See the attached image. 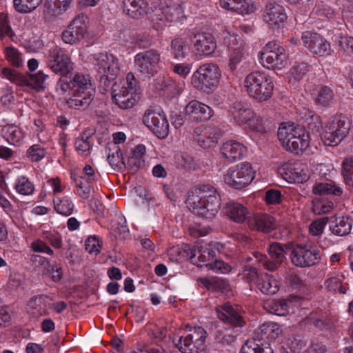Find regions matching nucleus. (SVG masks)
Returning a JSON list of instances; mask_svg holds the SVG:
<instances>
[{"instance_id":"nucleus-1","label":"nucleus","mask_w":353,"mask_h":353,"mask_svg":"<svg viewBox=\"0 0 353 353\" xmlns=\"http://www.w3.org/2000/svg\"><path fill=\"white\" fill-rule=\"evenodd\" d=\"M281 332L282 330L277 323H265L245 342L241 348L240 353H274L269 339H277Z\"/></svg>"},{"instance_id":"nucleus-2","label":"nucleus","mask_w":353,"mask_h":353,"mask_svg":"<svg viewBox=\"0 0 353 353\" xmlns=\"http://www.w3.org/2000/svg\"><path fill=\"white\" fill-rule=\"evenodd\" d=\"M277 135L286 150L295 154L303 153L310 145V134L301 125L280 127Z\"/></svg>"},{"instance_id":"nucleus-3","label":"nucleus","mask_w":353,"mask_h":353,"mask_svg":"<svg viewBox=\"0 0 353 353\" xmlns=\"http://www.w3.org/2000/svg\"><path fill=\"white\" fill-rule=\"evenodd\" d=\"M92 56L94 60V65L97 72L99 86L106 91L119 73L117 59L114 55L108 54L106 52L96 53Z\"/></svg>"},{"instance_id":"nucleus-4","label":"nucleus","mask_w":353,"mask_h":353,"mask_svg":"<svg viewBox=\"0 0 353 353\" xmlns=\"http://www.w3.org/2000/svg\"><path fill=\"white\" fill-rule=\"evenodd\" d=\"M244 83L249 96L257 101H267L272 95L273 83L271 79L263 72H251L246 77Z\"/></svg>"},{"instance_id":"nucleus-5","label":"nucleus","mask_w":353,"mask_h":353,"mask_svg":"<svg viewBox=\"0 0 353 353\" xmlns=\"http://www.w3.org/2000/svg\"><path fill=\"white\" fill-rule=\"evenodd\" d=\"M214 258L215 251L207 245H196L190 251V260L197 266L205 265L216 273L226 274L231 271L229 264Z\"/></svg>"},{"instance_id":"nucleus-6","label":"nucleus","mask_w":353,"mask_h":353,"mask_svg":"<svg viewBox=\"0 0 353 353\" xmlns=\"http://www.w3.org/2000/svg\"><path fill=\"white\" fill-rule=\"evenodd\" d=\"M220 77V70L216 64L205 63L194 72L191 83L198 90L210 93L218 86Z\"/></svg>"},{"instance_id":"nucleus-7","label":"nucleus","mask_w":353,"mask_h":353,"mask_svg":"<svg viewBox=\"0 0 353 353\" xmlns=\"http://www.w3.org/2000/svg\"><path fill=\"white\" fill-rule=\"evenodd\" d=\"M133 79L134 75L132 73H129L127 75L128 87L117 82H114L112 85V101L120 108H131L134 106L140 99L137 90L134 89V83L132 82Z\"/></svg>"},{"instance_id":"nucleus-8","label":"nucleus","mask_w":353,"mask_h":353,"mask_svg":"<svg viewBox=\"0 0 353 353\" xmlns=\"http://www.w3.org/2000/svg\"><path fill=\"white\" fill-rule=\"evenodd\" d=\"M292 243H281L279 242H273L270 244L268 249L269 258L265 254L256 253L255 257L256 260L262 264V265L270 271L277 270L279 266L285 261L286 255L291 254Z\"/></svg>"},{"instance_id":"nucleus-9","label":"nucleus","mask_w":353,"mask_h":353,"mask_svg":"<svg viewBox=\"0 0 353 353\" xmlns=\"http://www.w3.org/2000/svg\"><path fill=\"white\" fill-rule=\"evenodd\" d=\"M214 194L211 196L203 195H195L189 199V203L192 208V211L200 216L208 219H213L218 213L221 199L218 194Z\"/></svg>"},{"instance_id":"nucleus-10","label":"nucleus","mask_w":353,"mask_h":353,"mask_svg":"<svg viewBox=\"0 0 353 353\" xmlns=\"http://www.w3.org/2000/svg\"><path fill=\"white\" fill-rule=\"evenodd\" d=\"M185 336H181L176 347L181 353H199L205 349L207 332L201 326L191 328Z\"/></svg>"},{"instance_id":"nucleus-11","label":"nucleus","mask_w":353,"mask_h":353,"mask_svg":"<svg viewBox=\"0 0 353 353\" xmlns=\"http://www.w3.org/2000/svg\"><path fill=\"white\" fill-rule=\"evenodd\" d=\"M254 172L249 163L245 162L231 167L224 175V181L229 186L242 189L254 179Z\"/></svg>"},{"instance_id":"nucleus-12","label":"nucleus","mask_w":353,"mask_h":353,"mask_svg":"<svg viewBox=\"0 0 353 353\" xmlns=\"http://www.w3.org/2000/svg\"><path fill=\"white\" fill-rule=\"evenodd\" d=\"M58 88L63 92L69 90L72 93H91L95 94V88L91 83L89 77L81 73H76L72 77L70 74L64 75L61 77L57 83Z\"/></svg>"},{"instance_id":"nucleus-13","label":"nucleus","mask_w":353,"mask_h":353,"mask_svg":"<svg viewBox=\"0 0 353 353\" xmlns=\"http://www.w3.org/2000/svg\"><path fill=\"white\" fill-rule=\"evenodd\" d=\"M350 128V122L345 118H336L329 123L321 134L325 145H337L347 136Z\"/></svg>"},{"instance_id":"nucleus-14","label":"nucleus","mask_w":353,"mask_h":353,"mask_svg":"<svg viewBox=\"0 0 353 353\" xmlns=\"http://www.w3.org/2000/svg\"><path fill=\"white\" fill-rule=\"evenodd\" d=\"M290 259L294 265L306 268L319 263L321 256L319 250L312 245L298 244L292 245Z\"/></svg>"},{"instance_id":"nucleus-15","label":"nucleus","mask_w":353,"mask_h":353,"mask_svg":"<svg viewBox=\"0 0 353 353\" xmlns=\"http://www.w3.org/2000/svg\"><path fill=\"white\" fill-rule=\"evenodd\" d=\"M2 74L18 85L26 86L37 90L44 89V81L48 77L42 71H39L35 74H30L28 79L9 68H3Z\"/></svg>"},{"instance_id":"nucleus-16","label":"nucleus","mask_w":353,"mask_h":353,"mask_svg":"<svg viewBox=\"0 0 353 353\" xmlns=\"http://www.w3.org/2000/svg\"><path fill=\"white\" fill-rule=\"evenodd\" d=\"M160 61V54L154 49L141 52L134 57L137 70L142 74L151 77L157 72Z\"/></svg>"},{"instance_id":"nucleus-17","label":"nucleus","mask_w":353,"mask_h":353,"mask_svg":"<svg viewBox=\"0 0 353 353\" xmlns=\"http://www.w3.org/2000/svg\"><path fill=\"white\" fill-rule=\"evenodd\" d=\"M47 63L52 71L62 77L70 74V59L62 48L57 46L48 50Z\"/></svg>"},{"instance_id":"nucleus-18","label":"nucleus","mask_w":353,"mask_h":353,"mask_svg":"<svg viewBox=\"0 0 353 353\" xmlns=\"http://www.w3.org/2000/svg\"><path fill=\"white\" fill-rule=\"evenodd\" d=\"M143 123L160 139H165L169 133V123L164 114L147 110L143 117Z\"/></svg>"},{"instance_id":"nucleus-19","label":"nucleus","mask_w":353,"mask_h":353,"mask_svg":"<svg viewBox=\"0 0 353 353\" xmlns=\"http://www.w3.org/2000/svg\"><path fill=\"white\" fill-rule=\"evenodd\" d=\"M84 15L77 16L62 33V39L65 43L74 44L85 37L87 26Z\"/></svg>"},{"instance_id":"nucleus-20","label":"nucleus","mask_w":353,"mask_h":353,"mask_svg":"<svg viewBox=\"0 0 353 353\" xmlns=\"http://www.w3.org/2000/svg\"><path fill=\"white\" fill-rule=\"evenodd\" d=\"M263 19L273 29L282 28L287 20V14L285 8L276 3H268L263 12Z\"/></svg>"},{"instance_id":"nucleus-21","label":"nucleus","mask_w":353,"mask_h":353,"mask_svg":"<svg viewBox=\"0 0 353 353\" xmlns=\"http://www.w3.org/2000/svg\"><path fill=\"white\" fill-rule=\"evenodd\" d=\"M229 111L234 120L239 124L248 123L251 128L259 131L258 127L254 125L256 114L246 105L235 102L230 106Z\"/></svg>"},{"instance_id":"nucleus-22","label":"nucleus","mask_w":353,"mask_h":353,"mask_svg":"<svg viewBox=\"0 0 353 353\" xmlns=\"http://www.w3.org/2000/svg\"><path fill=\"white\" fill-rule=\"evenodd\" d=\"M185 110L190 120L196 123L207 121L214 114L210 106L196 100L190 101Z\"/></svg>"},{"instance_id":"nucleus-23","label":"nucleus","mask_w":353,"mask_h":353,"mask_svg":"<svg viewBox=\"0 0 353 353\" xmlns=\"http://www.w3.org/2000/svg\"><path fill=\"white\" fill-rule=\"evenodd\" d=\"M301 39L304 46L313 54L322 56L330 50V43L316 32H305Z\"/></svg>"},{"instance_id":"nucleus-24","label":"nucleus","mask_w":353,"mask_h":353,"mask_svg":"<svg viewBox=\"0 0 353 353\" xmlns=\"http://www.w3.org/2000/svg\"><path fill=\"white\" fill-rule=\"evenodd\" d=\"M194 50L199 55L208 56L216 48L214 37L210 33L201 32L194 35L191 39Z\"/></svg>"},{"instance_id":"nucleus-25","label":"nucleus","mask_w":353,"mask_h":353,"mask_svg":"<svg viewBox=\"0 0 353 353\" xmlns=\"http://www.w3.org/2000/svg\"><path fill=\"white\" fill-rule=\"evenodd\" d=\"M248 225L252 230L268 233L276 228L275 219L267 213H259L250 216Z\"/></svg>"},{"instance_id":"nucleus-26","label":"nucleus","mask_w":353,"mask_h":353,"mask_svg":"<svg viewBox=\"0 0 353 353\" xmlns=\"http://www.w3.org/2000/svg\"><path fill=\"white\" fill-rule=\"evenodd\" d=\"M287 58L288 54L285 49L260 55L263 65L271 70H281L284 68L287 65Z\"/></svg>"},{"instance_id":"nucleus-27","label":"nucleus","mask_w":353,"mask_h":353,"mask_svg":"<svg viewBox=\"0 0 353 353\" xmlns=\"http://www.w3.org/2000/svg\"><path fill=\"white\" fill-rule=\"evenodd\" d=\"M219 319L234 327H242L245 322L243 318L228 303L221 306V310H217Z\"/></svg>"},{"instance_id":"nucleus-28","label":"nucleus","mask_w":353,"mask_h":353,"mask_svg":"<svg viewBox=\"0 0 353 353\" xmlns=\"http://www.w3.org/2000/svg\"><path fill=\"white\" fill-rule=\"evenodd\" d=\"M225 214L231 220L236 223L246 222L250 218L251 213L248 209L241 203L230 202L225 205Z\"/></svg>"},{"instance_id":"nucleus-29","label":"nucleus","mask_w":353,"mask_h":353,"mask_svg":"<svg viewBox=\"0 0 353 353\" xmlns=\"http://www.w3.org/2000/svg\"><path fill=\"white\" fill-rule=\"evenodd\" d=\"M123 11L133 19H140L147 13L146 0H123Z\"/></svg>"},{"instance_id":"nucleus-30","label":"nucleus","mask_w":353,"mask_h":353,"mask_svg":"<svg viewBox=\"0 0 353 353\" xmlns=\"http://www.w3.org/2000/svg\"><path fill=\"white\" fill-rule=\"evenodd\" d=\"M245 151V148L234 141H227L221 148V154L230 162L241 159Z\"/></svg>"},{"instance_id":"nucleus-31","label":"nucleus","mask_w":353,"mask_h":353,"mask_svg":"<svg viewBox=\"0 0 353 353\" xmlns=\"http://www.w3.org/2000/svg\"><path fill=\"white\" fill-rule=\"evenodd\" d=\"M222 8L234 10L241 14L254 12L255 7L252 0H220Z\"/></svg>"},{"instance_id":"nucleus-32","label":"nucleus","mask_w":353,"mask_h":353,"mask_svg":"<svg viewBox=\"0 0 353 353\" xmlns=\"http://www.w3.org/2000/svg\"><path fill=\"white\" fill-rule=\"evenodd\" d=\"M352 219L349 216H333L330 222V230L337 236H346L352 230Z\"/></svg>"},{"instance_id":"nucleus-33","label":"nucleus","mask_w":353,"mask_h":353,"mask_svg":"<svg viewBox=\"0 0 353 353\" xmlns=\"http://www.w3.org/2000/svg\"><path fill=\"white\" fill-rule=\"evenodd\" d=\"M72 94V97L68 99L65 103L70 108L77 110L86 109L90 105L95 95L87 92Z\"/></svg>"},{"instance_id":"nucleus-34","label":"nucleus","mask_w":353,"mask_h":353,"mask_svg":"<svg viewBox=\"0 0 353 353\" xmlns=\"http://www.w3.org/2000/svg\"><path fill=\"white\" fill-rule=\"evenodd\" d=\"M236 335L230 328L218 329L214 333V345L216 348H224L235 342Z\"/></svg>"},{"instance_id":"nucleus-35","label":"nucleus","mask_w":353,"mask_h":353,"mask_svg":"<svg viewBox=\"0 0 353 353\" xmlns=\"http://www.w3.org/2000/svg\"><path fill=\"white\" fill-rule=\"evenodd\" d=\"M201 282L208 290L221 292L230 291L228 281L223 278H204L201 279Z\"/></svg>"},{"instance_id":"nucleus-36","label":"nucleus","mask_w":353,"mask_h":353,"mask_svg":"<svg viewBox=\"0 0 353 353\" xmlns=\"http://www.w3.org/2000/svg\"><path fill=\"white\" fill-rule=\"evenodd\" d=\"M71 2L72 0H46L45 12L52 16H59L68 10Z\"/></svg>"},{"instance_id":"nucleus-37","label":"nucleus","mask_w":353,"mask_h":353,"mask_svg":"<svg viewBox=\"0 0 353 353\" xmlns=\"http://www.w3.org/2000/svg\"><path fill=\"white\" fill-rule=\"evenodd\" d=\"M312 192L314 194L319 196H340L343 190L341 188L334 183H320L314 186Z\"/></svg>"},{"instance_id":"nucleus-38","label":"nucleus","mask_w":353,"mask_h":353,"mask_svg":"<svg viewBox=\"0 0 353 353\" xmlns=\"http://www.w3.org/2000/svg\"><path fill=\"white\" fill-rule=\"evenodd\" d=\"M1 134L10 144H17L22 139L23 134L22 131L16 125H5L1 129Z\"/></svg>"},{"instance_id":"nucleus-39","label":"nucleus","mask_w":353,"mask_h":353,"mask_svg":"<svg viewBox=\"0 0 353 353\" xmlns=\"http://www.w3.org/2000/svg\"><path fill=\"white\" fill-rule=\"evenodd\" d=\"M333 97V91L326 85H321L317 90L316 93L313 94L315 103L325 107L330 105Z\"/></svg>"},{"instance_id":"nucleus-40","label":"nucleus","mask_w":353,"mask_h":353,"mask_svg":"<svg viewBox=\"0 0 353 353\" xmlns=\"http://www.w3.org/2000/svg\"><path fill=\"white\" fill-rule=\"evenodd\" d=\"M166 20L170 22H181L185 19L183 10L179 4L168 6L163 10Z\"/></svg>"},{"instance_id":"nucleus-41","label":"nucleus","mask_w":353,"mask_h":353,"mask_svg":"<svg viewBox=\"0 0 353 353\" xmlns=\"http://www.w3.org/2000/svg\"><path fill=\"white\" fill-rule=\"evenodd\" d=\"M257 285L262 293L268 295L274 294L279 290L277 281L270 278L268 274H265L260 282H259Z\"/></svg>"},{"instance_id":"nucleus-42","label":"nucleus","mask_w":353,"mask_h":353,"mask_svg":"<svg viewBox=\"0 0 353 353\" xmlns=\"http://www.w3.org/2000/svg\"><path fill=\"white\" fill-rule=\"evenodd\" d=\"M170 48L176 59H184L187 55L185 41L182 38H175L172 40Z\"/></svg>"},{"instance_id":"nucleus-43","label":"nucleus","mask_w":353,"mask_h":353,"mask_svg":"<svg viewBox=\"0 0 353 353\" xmlns=\"http://www.w3.org/2000/svg\"><path fill=\"white\" fill-rule=\"evenodd\" d=\"M42 0H14L15 9L19 12H30L37 8Z\"/></svg>"},{"instance_id":"nucleus-44","label":"nucleus","mask_w":353,"mask_h":353,"mask_svg":"<svg viewBox=\"0 0 353 353\" xmlns=\"http://www.w3.org/2000/svg\"><path fill=\"white\" fill-rule=\"evenodd\" d=\"M342 175L345 184L353 187V159H345L342 163Z\"/></svg>"},{"instance_id":"nucleus-45","label":"nucleus","mask_w":353,"mask_h":353,"mask_svg":"<svg viewBox=\"0 0 353 353\" xmlns=\"http://www.w3.org/2000/svg\"><path fill=\"white\" fill-rule=\"evenodd\" d=\"M16 190L22 195L32 194L34 190L33 184L25 176H21L17 179L15 185Z\"/></svg>"},{"instance_id":"nucleus-46","label":"nucleus","mask_w":353,"mask_h":353,"mask_svg":"<svg viewBox=\"0 0 353 353\" xmlns=\"http://www.w3.org/2000/svg\"><path fill=\"white\" fill-rule=\"evenodd\" d=\"M5 53L7 60L12 66L20 68L23 65L21 54L17 49L14 47H7L5 49Z\"/></svg>"},{"instance_id":"nucleus-47","label":"nucleus","mask_w":353,"mask_h":353,"mask_svg":"<svg viewBox=\"0 0 353 353\" xmlns=\"http://www.w3.org/2000/svg\"><path fill=\"white\" fill-rule=\"evenodd\" d=\"M290 172L289 178L290 180L294 181V183H302L308 179L307 170L302 168L301 165H295L293 168H291Z\"/></svg>"},{"instance_id":"nucleus-48","label":"nucleus","mask_w":353,"mask_h":353,"mask_svg":"<svg viewBox=\"0 0 353 353\" xmlns=\"http://www.w3.org/2000/svg\"><path fill=\"white\" fill-rule=\"evenodd\" d=\"M13 36L14 33L9 24L8 16L3 12L0 13V39H3L6 37L12 38Z\"/></svg>"},{"instance_id":"nucleus-49","label":"nucleus","mask_w":353,"mask_h":353,"mask_svg":"<svg viewBox=\"0 0 353 353\" xmlns=\"http://www.w3.org/2000/svg\"><path fill=\"white\" fill-rule=\"evenodd\" d=\"M333 207L334 204L332 202L325 203L317 198L312 200V211L315 214L319 215L328 213Z\"/></svg>"},{"instance_id":"nucleus-50","label":"nucleus","mask_w":353,"mask_h":353,"mask_svg":"<svg viewBox=\"0 0 353 353\" xmlns=\"http://www.w3.org/2000/svg\"><path fill=\"white\" fill-rule=\"evenodd\" d=\"M108 161L113 168L121 169L125 165L123 154L120 149L117 147L116 151L110 154L109 152L108 155Z\"/></svg>"},{"instance_id":"nucleus-51","label":"nucleus","mask_w":353,"mask_h":353,"mask_svg":"<svg viewBox=\"0 0 353 353\" xmlns=\"http://www.w3.org/2000/svg\"><path fill=\"white\" fill-rule=\"evenodd\" d=\"M54 203V208L56 211L65 216H69L72 214L74 208V205L72 201L68 199H61L59 201V203Z\"/></svg>"},{"instance_id":"nucleus-52","label":"nucleus","mask_w":353,"mask_h":353,"mask_svg":"<svg viewBox=\"0 0 353 353\" xmlns=\"http://www.w3.org/2000/svg\"><path fill=\"white\" fill-rule=\"evenodd\" d=\"M339 50L343 53L351 55L353 54V37L349 35L341 36L339 41Z\"/></svg>"},{"instance_id":"nucleus-53","label":"nucleus","mask_w":353,"mask_h":353,"mask_svg":"<svg viewBox=\"0 0 353 353\" xmlns=\"http://www.w3.org/2000/svg\"><path fill=\"white\" fill-rule=\"evenodd\" d=\"M329 221V217L323 216L314 221L310 225V232L312 235L318 236L321 234Z\"/></svg>"},{"instance_id":"nucleus-54","label":"nucleus","mask_w":353,"mask_h":353,"mask_svg":"<svg viewBox=\"0 0 353 353\" xmlns=\"http://www.w3.org/2000/svg\"><path fill=\"white\" fill-rule=\"evenodd\" d=\"M310 66L306 63H300L294 65L290 70V74L295 80L301 79L309 71Z\"/></svg>"},{"instance_id":"nucleus-55","label":"nucleus","mask_w":353,"mask_h":353,"mask_svg":"<svg viewBox=\"0 0 353 353\" xmlns=\"http://www.w3.org/2000/svg\"><path fill=\"white\" fill-rule=\"evenodd\" d=\"M89 139L90 137L88 136L85 137H79L76 139L74 142V146L79 153L83 154L90 151L91 143Z\"/></svg>"},{"instance_id":"nucleus-56","label":"nucleus","mask_w":353,"mask_h":353,"mask_svg":"<svg viewBox=\"0 0 353 353\" xmlns=\"http://www.w3.org/2000/svg\"><path fill=\"white\" fill-rule=\"evenodd\" d=\"M28 154L31 161H39L45 157L46 151L39 145H33L28 150Z\"/></svg>"},{"instance_id":"nucleus-57","label":"nucleus","mask_w":353,"mask_h":353,"mask_svg":"<svg viewBox=\"0 0 353 353\" xmlns=\"http://www.w3.org/2000/svg\"><path fill=\"white\" fill-rule=\"evenodd\" d=\"M310 324L314 325L321 330H327L330 327V323L323 316L318 317L314 314H311L307 318Z\"/></svg>"},{"instance_id":"nucleus-58","label":"nucleus","mask_w":353,"mask_h":353,"mask_svg":"<svg viewBox=\"0 0 353 353\" xmlns=\"http://www.w3.org/2000/svg\"><path fill=\"white\" fill-rule=\"evenodd\" d=\"M264 199L268 204H279L281 203L282 194L279 190L270 189L265 192Z\"/></svg>"},{"instance_id":"nucleus-59","label":"nucleus","mask_w":353,"mask_h":353,"mask_svg":"<svg viewBox=\"0 0 353 353\" xmlns=\"http://www.w3.org/2000/svg\"><path fill=\"white\" fill-rule=\"evenodd\" d=\"M287 353H299L302 349V342L296 337L290 338L287 342Z\"/></svg>"},{"instance_id":"nucleus-60","label":"nucleus","mask_w":353,"mask_h":353,"mask_svg":"<svg viewBox=\"0 0 353 353\" xmlns=\"http://www.w3.org/2000/svg\"><path fill=\"white\" fill-rule=\"evenodd\" d=\"M31 248L35 252L47 253L50 255L53 254V250L41 240L34 241Z\"/></svg>"},{"instance_id":"nucleus-61","label":"nucleus","mask_w":353,"mask_h":353,"mask_svg":"<svg viewBox=\"0 0 353 353\" xmlns=\"http://www.w3.org/2000/svg\"><path fill=\"white\" fill-rule=\"evenodd\" d=\"M85 250L90 254H94V255H97L100 252V245L99 242L97 241L94 238L91 239L89 238L85 244Z\"/></svg>"},{"instance_id":"nucleus-62","label":"nucleus","mask_w":353,"mask_h":353,"mask_svg":"<svg viewBox=\"0 0 353 353\" xmlns=\"http://www.w3.org/2000/svg\"><path fill=\"white\" fill-rule=\"evenodd\" d=\"M288 304L285 300H279L274 303L272 309L278 316H284L288 310Z\"/></svg>"},{"instance_id":"nucleus-63","label":"nucleus","mask_w":353,"mask_h":353,"mask_svg":"<svg viewBox=\"0 0 353 353\" xmlns=\"http://www.w3.org/2000/svg\"><path fill=\"white\" fill-rule=\"evenodd\" d=\"M245 271L247 272L246 276L248 280L250 283H254L258 285L259 282L261 280L259 279V275L257 271V269L254 267H248L246 268Z\"/></svg>"},{"instance_id":"nucleus-64","label":"nucleus","mask_w":353,"mask_h":353,"mask_svg":"<svg viewBox=\"0 0 353 353\" xmlns=\"http://www.w3.org/2000/svg\"><path fill=\"white\" fill-rule=\"evenodd\" d=\"M326 288L330 291L336 292L339 288H342L341 281L336 277H331L325 281Z\"/></svg>"}]
</instances>
